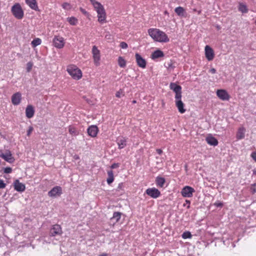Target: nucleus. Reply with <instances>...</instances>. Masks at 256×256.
<instances>
[{
    "mask_svg": "<svg viewBox=\"0 0 256 256\" xmlns=\"http://www.w3.org/2000/svg\"><path fill=\"white\" fill-rule=\"evenodd\" d=\"M148 34L156 42H166L170 40L167 35L164 32L158 28L148 29Z\"/></svg>",
    "mask_w": 256,
    "mask_h": 256,
    "instance_id": "f257e3e1",
    "label": "nucleus"
},
{
    "mask_svg": "<svg viewBox=\"0 0 256 256\" xmlns=\"http://www.w3.org/2000/svg\"><path fill=\"white\" fill-rule=\"evenodd\" d=\"M68 74L74 80H78L82 76L81 70L75 66H68L67 68Z\"/></svg>",
    "mask_w": 256,
    "mask_h": 256,
    "instance_id": "f03ea898",
    "label": "nucleus"
},
{
    "mask_svg": "<svg viewBox=\"0 0 256 256\" xmlns=\"http://www.w3.org/2000/svg\"><path fill=\"white\" fill-rule=\"evenodd\" d=\"M11 12L14 16L18 20H21L24 16V12L19 3L15 4L11 8Z\"/></svg>",
    "mask_w": 256,
    "mask_h": 256,
    "instance_id": "7ed1b4c3",
    "label": "nucleus"
},
{
    "mask_svg": "<svg viewBox=\"0 0 256 256\" xmlns=\"http://www.w3.org/2000/svg\"><path fill=\"white\" fill-rule=\"evenodd\" d=\"M62 229L60 225L56 224L52 226L50 230V236L54 237L60 236L62 234Z\"/></svg>",
    "mask_w": 256,
    "mask_h": 256,
    "instance_id": "20e7f679",
    "label": "nucleus"
},
{
    "mask_svg": "<svg viewBox=\"0 0 256 256\" xmlns=\"http://www.w3.org/2000/svg\"><path fill=\"white\" fill-rule=\"evenodd\" d=\"M92 54L94 59V62L96 66L100 65V51L98 50V48L96 46H94L92 48Z\"/></svg>",
    "mask_w": 256,
    "mask_h": 256,
    "instance_id": "39448f33",
    "label": "nucleus"
},
{
    "mask_svg": "<svg viewBox=\"0 0 256 256\" xmlns=\"http://www.w3.org/2000/svg\"><path fill=\"white\" fill-rule=\"evenodd\" d=\"M194 192L195 190L194 188L190 186H186L182 188L181 194L184 198H192Z\"/></svg>",
    "mask_w": 256,
    "mask_h": 256,
    "instance_id": "423d86ee",
    "label": "nucleus"
},
{
    "mask_svg": "<svg viewBox=\"0 0 256 256\" xmlns=\"http://www.w3.org/2000/svg\"><path fill=\"white\" fill-rule=\"evenodd\" d=\"M170 88L173 90L175 94V98H180L182 96V86L175 82H171L170 84Z\"/></svg>",
    "mask_w": 256,
    "mask_h": 256,
    "instance_id": "0eeeda50",
    "label": "nucleus"
},
{
    "mask_svg": "<svg viewBox=\"0 0 256 256\" xmlns=\"http://www.w3.org/2000/svg\"><path fill=\"white\" fill-rule=\"evenodd\" d=\"M146 193L153 198H156L160 195V191L155 188L146 189Z\"/></svg>",
    "mask_w": 256,
    "mask_h": 256,
    "instance_id": "6e6552de",
    "label": "nucleus"
},
{
    "mask_svg": "<svg viewBox=\"0 0 256 256\" xmlns=\"http://www.w3.org/2000/svg\"><path fill=\"white\" fill-rule=\"evenodd\" d=\"M64 38L59 36H54L53 38L54 46L58 48H62L64 45Z\"/></svg>",
    "mask_w": 256,
    "mask_h": 256,
    "instance_id": "1a4fd4ad",
    "label": "nucleus"
},
{
    "mask_svg": "<svg viewBox=\"0 0 256 256\" xmlns=\"http://www.w3.org/2000/svg\"><path fill=\"white\" fill-rule=\"evenodd\" d=\"M62 194V188L60 186H54L48 192V195L50 197H56L60 196Z\"/></svg>",
    "mask_w": 256,
    "mask_h": 256,
    "instance_id": "9d476101",
    "label": "nucleus"
},
{
    "mask_svg": "<svg viewBox=\"0 0 256 256\" xmlns=\"http://www.w3.org/2000/svg\"><path fill=\"white\" fill-rule=\"evenodd\" d=\"M136 62L138 66L142 68H144L146 66V62L138 53L135 54Z\"/></svg>",
    "mask_w": 256,
    "mask_h": 256,
    "instance_id": "9b49d317",
    "label": "nucleus"
},
{
    "mask_svg": "<svg viewBox=\"0 0 256 256\" xmlns=\"http://www.w3.org/2000/svg\"><path fill=\"white\" fill-rule=\"evenodd\" d=\"M205 56L208 61L212 60L214 56V52L212 48L209 46L206 45L204 48Z\"/></svg>",
    "mask_w": 256,
    "mask_h": 256,
    "instance_id": "f8f14e48",
    "label": "nucleus"
},
{
    "mask_svg": "<svg viewBox=\"0 0 256 256\" xmlns=\"http://www.w3.org/2000/svg\"><path fill=\"white\" fill-rule=\"evenodd\" d=\"M216 93L218 98L222 100H228L230 99L228 94L224 90H218Z\"/></svg>",
    "mask_w": 256,
    "mask_h": 256,
    "instance_id": "ddd939ff",
    "label": "nucleus"
},
{
    "mask_svg": "<svg viewBox=\"0 0 256 256\" xmlns=\"http://www.w3.org/2000/svg\"><path fill=\"white\" fill-rule=\"evenodd\" d=\"M22 94L20 92H17L12 96V102L14 106L18 105L22 100Z\"/></svg>",
    "mask_w": 256,
    "mask_h": 256,
    "instance_id": "4468645a",
    "label": "nucleus"
},
{
    "mask_svg": "<svg viewBox=\"0 0 256 256\" xmlns=\"http://www.w3.org/2000/svg\"><path fill=\"white\" fill-rule=\"evenodd\" d=\"M176 106L177 107L178 112L181 114H184L186 112V109L184 108V104L182 101V96L180 98H175Z\"/></svg>",
    "mask_w": 256,
    "mask_h": 256,
    "instance_id": "2eb2a0df",
    "label": "nucleus"
},
{
    "mask_svg": "<svg viewBox=\"0 0 256 256\" xmlns=\"http://www.w3.org/2000/svg\"><path fill=\"white\" fill-rule=\"evenodd\" d=\"M98 129L97 126L95 125H92L90 126L87 129V132L90 136L94 138L97 136Z\"/></svg>",
    "mask_w": 256,
    "mask_h": 256,
    "instance_id": "dca6fc26",
    "label": "nucleus"
},
{
    "mask_svg": "<svg viewBox=\"0 0 256 256\" xmlns=\"http://www.w3.org/2000/svg\"><path fill=\"white\" fill-rule=\"evenodd\" d=\"M14 190L18 192H23L26 189L25 184L20 182L18 180H16L14 182Z\"/></svg>",
    "mask_w": 256,
    "mask_h": 256,
    "instance_id": "f3484780",
    "label": "nucleus"
},
{
    "mask_svg": "<svg viewBox=\"0 0 256 256\" xmlns=\"http://www.w3.org/2000/svg\"><path fill=\"white\" fill-rule=\"evenodd\" d=\"M2 158L9 163H12L14 161V158L12 156V154L10 150H6Z\"/></svg>",
    "mask_w": 256,
    "mask_h": 256,
    "instance_id": "a211bd4d",
    "label": "nucleus"
},
{
    "mask_svg": "<svg viewBox=\"0 0 256 256\" xmlns=\"http://www.w3.org/2000/svg\"><path fill=\"white\" fill-rule=\"evenodd\" d=\"M116 142L119 149L124 148L127 144L126 138L122 136L118 137L116 139Z\"/></svg>",
    "mask_w": 256,
    "mask_h": 256,
    "instance_id": "6ab92c4d",
    "label": "nucleus"
},
{
    "mask_svg": "<svg viewBox=\"0 0 256 256\" xmlns=\"http://www.w3.org/2000/svg\"><path fill=\"white\" fill-rule=\"evenodd\" d=\"M93 5L98 14L106 12L103 6L100 3L95 2L93 3Z\"/></svg>",
    "mask_w": 256,
    "mask_h": 256,
    "instance_id": "aec40b11",
    "label": "nucleus"
},
{
    "mask_svg": "<svg viewBox=\"0 0 256 256\" xmlns=\"http://www.w3.org/2000/svg\"><path fill=\"white\" fill-rule=\"evenodd\" d=\"M26 4L33 10H38V7L36 0H25Z\"/></svg>",
    "mask_w": 256,
    "mask_h": 256,
    "instance_id": "412c9836",
    "label": "nucleus"
},
{
    "mask_svg": "<svg viewBox=\"0 0 256 256\" xmlns=\"http://www.w3.org/2000/svg\"><path fill=\"white\" fill-rule=\"evenodd\" d=\"M34 114V110L32 105H28L26 109V115L28 118H32Z\"/></svg>",
    "mask_w": 256,
    "mask_h": 256,
    "instance_id": "4be33fe9",
    "label": "nucleus"
},
{
    "mask_svg": "<svg viewBox=\"0 0 256 256\" xmlns=\"http://www.w3.org/2000/svg\"><path fill=\"white\" fill-rule=\"evenodd\" d=\"M206 140L207 143L210 146H216L218 144L217 139L212 135L208 136L206 138Z\"/></svg>",
    "mask_w": 256,
    "mask_h": 256,
    "instance_id": "5701e85b",
    "label": "nucleus"
},
{
    "mask_svg": "<svg viewBox=\"0 0 256 256\" xmlns=\"http://www.w3.org/2000/svg\"><path fill=\"white\" fill-rule=\"evenodd\" d=\"M245 132L246 129L244 127L240 128L236 134L237 140L243 139L245 136Z\"/></svg>",
    "mask_w": 256,
    "mask_h": 256,
    "instance_id": "b1692460",
    "label": "nucleus"
},
{
    "mask_svg": "<svg viewBox=\"0 0 256 256\" xmlns=\"http://www.w3.org/2000/svg\"><path fill=\"white\" fill-rule=\"evenodd\" d=\"M164 56V54L163 52H162L161 50H158L154 52L152 55H151V58L154 60L156 59H157L163 57Z\"/></svg>",
    "mask_w": 256,
    "mask_h": 256,
    "instance_id": "393cba45",
    "label": "nucleus"
},
{
    "mask_svg": "<svg viewBox=\"0 0 256 256\" xmlns=\"http://www.w3.org/2000/svg\"><path fill=\"white\" fill-rule=\"evenodd\" d=\"M166 182L165 178L163 177L158 176L156 178V184L158 186L162 188Z\"/></svg>",
    "mask_w": 256,
    "mask_h": 256,
    "instance_id": "a878e982",
    "label": "nucleus"
},
{
    "mask_svg": "<svg viewBox=\"0 0 256 256\" xmlns=\"http://www.w3.org/2000/svg\"><path fill=\"white\" fill-rule=\"evenodd\" d=\"M175 12L180 17H185L186 12L182 6H178L174 9Z\"/></svg>",
    "mask_w": 256,
    "mask_h": 256,
    "instance_id": "bb28decb",
    "label": "nucleus"
},
{
    "mask_svg": "<svg viewBox=\"0 0 256 256\" xmlns=\"http://www.w3.org/2000/svg\"><path fill=\"white\" fill-rule=\"evenodd\" d=\"M238 10L242 14H246L248 12V8L242 2L239 3Z\"/></svg>",
    "mask_w": 256,
    "mask_h": 256,
    "instance_id": "cd10ccee",
    "label": "nucleus"
},
{
    "mask_svg": "<svg viewBox=\"0 0 256 256\" xmlns=\"http://www.w3.org/2000/svg\"><path fill=\"white\" fill-rule=\"evenodd\" d=\"M224 238L223 237V242L224 244L227 246H229L230 244H231V247L232 248H234L236 246L235 241L232 242V238H230V239L228 238V240H224Z\"/></svg>",
    "mask_w": 256,
    "mask_h": 256,
    "instance_id": "c85d7f7f",
    "label": "nucleus"
},
{
    "mask_svg": "<svg viewBox=\"0 0 256 256\" xmlns=\"http://www.w3.org/2000/svg\"><path fill=\"white\" fill-rule=\"evenodd\" d=\"M108 178L106 180L108 184H111L114 180V174L112 170L108 172Z\"/></svg>",
    "mask_w": 256,
    "mask_h": 256,
    "instance_id": "c756f323",
    "label": "nucleus"
},
{
    "mask_svg": "<svg viewBox=\"0 0 256 256\" xmlns=\"http://www.w3.org/2000/svg\"><path fill=\"white\" fill-rule=\"evenodd\" d=\"M122 213L120 212H114L113 214L112 217L111 218L112 220H114L115 222L119 221L121 218Z\"/></svg>",
    "mask_w": 256,
    "mask_h": 256,
    "instance_id": "7c9ffc66",
    "label": "nucleus"
},
{
    "mask_svg": "<svg viewBox=\"0 0 256 256\" xmlns=\"http://www.w3.org/2000/svg\"><path fill=\"white\" fill-rule=\"evenodd\" d=\"M68 132L71 135L74 136H78L79 134L78 130L73 126H70L68 127Z\"/></svg>",
    "mask_w": 256,
    "mask_h": 256,
    "instance_id": "2f4dec72",
    "label": "nucleus"
},
{
    "mask_svg": "<svg viewBox=\"0 0 256 256\" xmlns=\"http://www.w3.org/2000/svg\"><path fill=\"white\" fill-rule=\"evenodd\" d=\"M41 43H42V40L40 38H36L32 40V42H31V44L32 47L35 48L36 46L40 45L41 44Z\"/></svg>",
    "mask_w": 256,
    "mask_h": 256,
    "instance_id": "473e14b6",
    "label": "nucleus"
},
{
    "mask_svg": "<svg viewBox=\"0 0 256 256\" xmlns=\"http://www.w3.org/2000/svg\"><path fill=\"white\" fill-rule=\"evenodd\" d=\"M118 64L120 68H124L126 66V62L122 56L118 57Z\"/></svg>",
    "mask_w": 256,
    "mask_h": 256,
    "instance_id": "72a5a7b5",
    "label": "nucleus"
},
{
    "mask_svg": "<svg viewBox=\"0 0 256 256\" xmlns=\"http://www.w3.org/2000/svg\"><path fill=\"white\" fill-rule=\"evenodd\" d=\"M67 20L72 26H76L78 23V20L74 16L68 18Z\"/></svg>",
    "mask_w": 256,
    "mask_h": 256,
    "instance_id": "f704fd0d",
    "label": "nucleus"
},
{
    "mask_svg": "<svg viewBox=\"0 0 256 256\" xmlns=\"http://www.w3.org/2000/svg\"><path fill=\"white\" fill-rule=\"evenodd\" d=\"M106 12L98 14V20L100 23L106 21Z\"/></svg>",
    "mask_w": 256,
    "mask_h": 256,
    "instance_id": "c9c22d12",
    "label": "nucleus"
},
{
    "mask_svg": "<svg viewBox=\"0 0 256 256\" xmlns=\"http://www.w3.org/2000/svg\"><path fill=\"white\" fill-rule=\"evenodd\" d=\"M182 238L183 239L191 238H192V234L190 232L186 231L182 234Z\"/></svg>",
    "mask_w": 256,
    "mask_h": 256,
    "instance_id": "e433bc0d",
    "label": "nucleus"
},
{
    "mask_svg": "<svg viewBox=\"0 0 256 256\" xmlns=\"http://www.w3.org/2000/svg\"><path fill=\"white\" fill-rule=\"evenodd\" d=\"M62 7L64 9L66 10H70L72 8L71 5L68 2H64L62 4Z\"/></svg>",
    "mask_w": 256,
    "mask_h": 256,
    "instance_id": "4c0bfd02",
    "label": "nucleus"
},
{
    "mask_svg": "<svg viewBox=\"0 0 256 256\" xmlns=\"http://www.w3.org/2000/svg\"><path fill=\"white\" fill-rule=\"evenodd\" d=\"M250 191L252 194L256 193V184H253L251 185L250 188Z\"/></svg>",
    "mask_w": 256,
    "mask_h": 256,
    "instance_id": "58836bf2",
    "label": "nucleus"
},
{
    "mask_svg": "<svg viewBox=\"0 0 256 256\" xmlns=\"http://www.w3.org/2000/svg\"><path fill=\"white\" fill-rule=\"evenodd\" d=\"M120 47L122 49H126L128 47V44L124 42H122L120 43Z\"/></svg>",
    "mask_w": 256,
    "mask_h": 256,
    "instance_id": "ea45409f",
    "label": "nucleus"
},
{
    "mask_svg": "<svg viewBox=\"0 0 256 256\" xmlns=\"http://www.w3.org/2000/svg\"><path fill=\"white\" fill-rule=\"evenodd\" d=\"M12 172V168L10 167H6L4 168V172L5 174H10Z\"/></svg>",
    "mask_w": 256,
    "mask_h": 256,
    "instance_id": "a19ab883",
    "label": "nucleus"
},
{
    "mask_svg": "<svg viewBox=\"0 0 256 256\" xmlns=\"http://www.w3.org/2000/svg\"><path fill=\"white\" fill-rule=\"evenodd\" d=\"M214 205L217 208H222L223 206V204L219 201H216L214 202Z\"/></svg>",
    "mask_w": 256,
    "mask_h": 256,
    "instance_id": "79ce46f5",
    "label": "nucleus"
},
{
    "mask_svg": "<svg viewBox=\"0 0 256 256\" xmlns=\"http://www.w3.org/2000/svg\"><path fill=\"white\" fill-rule=\"evenodd\" d=\"M26 66H26L27 72H29L32 68V64L30 62H28Z\"/></svg>",
    "mask_w": 256,
    "mask_h": 256,
    "instance_id": "37998d69",
    "label": "nucleus"
},
{
    "mask_svg": "<svg viewBox=\"0 0 256 256\" xmlns=\"http://www.w3.org/2000/svg\"><path fill=\"white\" fill-rule=\"evenodd\" d=\"M124 94H123V92L122 90H119L117 92L116 94V96L117 98H120L122 96H124Z\"/></svg>",
    "mask_w": 256,
    "mask_h": 256,
    "instance_id": "c03bdc74",
    "label": "nucleus"
},
{
    "mask_svg": "<svg viewBox=\"0 0 256 256\" xmlns=\"http://www.w3.org/2000/svg\"><path fill=\"white\" fill-rule=\"evenodd\" d=\"M33 128L32 126H29L28 130H27V136H30L33 130Z\"/></svg>",
    "mask_w": 256,
    "mask_h": 256,
    "instance_id": "a18cd8bd",
    "label": "nucleus"
},
{
    "mask_svg": "<svg viewBox=\"0 0 256 256\" xmlns=\"http://www.w3.org/2000/svg\"><path fill=\"white\" fill-rule=\"evenodd\" d=\"M6 184L4 182L3 180H0V188H4L6 187Z\"/></svg>",
    "mask_w": 256,
    "mask_h": 256,
    "instance_id": "49530a36",
    "label": "nucleus"
},
{
    "mask_svg": "<svg viewBox=\"0 0 256 256\" xmlns=\"http://www.w3.org/2000/svg\"><path fill=\"white\" fill-rule=\"evenodd\" d=\"M119 166V164L118 163H114L110 166V168L112 169L116 168Z\"/></svg>",
    "mask_w": 256,
    "mask_h": 256,
    "instance_id": "de8ad7c7",
    "label": "nucleus"
},
{
    "mask_svg": "<svg viewBox=\"0 0 256 256\" xmlns=\"http://www.w3.org/2000/svg\"><path fill=\"white\" fill-rule=\"evenodd\" d=\"M168 68L169 70L174 69V66L172 65V62L168 63Z\"/></svg>",
    "mask_w": 256,
    "mask_h": 256,
    "instance_id": "09e8293b",
    "label": "nucleus"
},
{
    "mask_svg": "<svg viewBox=\"0 0 256 256\" xmlns=\"http://www.w3.org/2000/svg\"><path fill=\"white\" fill-rule=\"evenodd\" d=\"M251 156L254 160L256 162V151L253 152L251 154Z\"/></svg>",
    "mask_w": 256,
    "mask_h": 256,
    "instance_id": "8fccbe9b",
    "label": "nucleus"
},
{
    "mask_svg": "<svg viewBox=\"0 0 256 256\" xmlns=\"http://www.w3.org/2000/svg\"><path fill=\"white\" fill-rule=\"evenodd\" d=\"M105 38L107 40H112V36L110 34H107L105 36Z\"/></svg>",
    "mask_w": 256,
    "mask_h": 256,
    "instance_id": "3c124183",
    "label": "nucleus"
},
{
    "mask_svg": "<svg viewBox=\"0 0 256 256\" xmlns=\"http://www.w3.org/2000/svg\"><path fill=\"white\" fill-rule=\"evenodd\" d=\"M80 10L84 15H88V12L86 10H84V8H80Z\"/></svg>",
    "mask_w": 256,
    "mask_h": 256,
    "instance_id": "603ef678",
    "label": "nucleus"
},
{
    "mask_svg": "<svg viewBox=\"0 0 256 256\" xmlns=\"http://www.w3.org/2000/svg\"><path fill=\"white\" fill-rule=\"evenodd\" d=\"M190 202L189 200H186V204H184V206H186V204H188V208H189L190 206Z\"/></svg>",
    "mask_w": 256,
    "mask_h": 256,
    "instance_id": "864d4df0",
    "label": "nucleus"
},
{
    "mask_svg": "<svg viewBox=\"0 0 256 256\" xmlns=\"http://www.w3.org/2000/svg\"><path fill=\"white\" fill-rule=\"evenodd\" d=\"M209 72L212 74H215L216 72V70L214 68H212L210 70Z\"/></svg>",
    "mask_w": 256,
    "mask_h": 256,
    "instance_id": "5fc2aeb1",
    "label": "nucleus"
},
{
    "mask_svg": "<svg viewBox=\"0 0 256 256\" xmlns=\"http://www.w3.org/2000/svg\"><path fill=\"white\" fill-rule=\"evenodd\" d=\"M156 152L160 155L162 153V150L161 149H156Z\"/></svg>",
    "mask_w": 256,
    "mask_h": 256,
    "instance_id": "6e6d98bb",
    "label": "nucleus"
},
{
    "mask_svg": "<svg viewBox=\"0 0 256 256\" xmlns=\"http://www.w3.org/2000/svg\"><path fill=\"white\" fill-rule=\"evenodd\" d=\"M252 176H256V167L252 170Z\"/></svg>",
    "mask_w": 256,
    "mask_h": 256,
    "instance_id": "4d7b16f0",
    "label": "nucleus"
},
{
    "mask_svg": "<svg viewBox=\"0 0 256 256\" xmlns=\"http://www.w3.org/2000/svg\"><path fill=\"white\" fill-rule=\"evenodd\" d=\"M4 154L2 152V150L0 149V157L2 158Z\"/></svg>",
    "mask_w": 256,
    "mask_h": 256,
    "instance_id": "13d9d810",
    "label": "nucleus"
},
{
    "mask_svg": "<svg viewBox=\"0 0 256 256\" xmlns=\"http://www.w3.org/2000/svg\"><path fill=\"white\" fill-rule=\"evenodd\" d=\"M99 256H108V254L106 253H103V254L99 255Z\"/></svg>",
    "mask_w": 256,
    "mask_h": 256,
    "instance_id": "bf43d9fd",
    "label": "nucleus"
},
{
    "mask_svg": "<svg viewBox=\"0 0 256 256\" xmlns=\"http://www.w3.org/2000/svg\"><path fill=\"white\" fill-rule=\"evenodd\" d=\"M121 186H122V183H120L118 184V187H121Z\"/></svg>",
    "mask_w": 256,
    "mask_h": 256,
    "instance_id": "052dcab7",
    "label": "nucleus"
},
{
    "mask_svg": "<svg viewBox=\"0 0 256 256\" xmlns=\"http://www.w3.org/2000/svg\"><path fill=\"white\" fill-rule=\"evenodd\" d=\"M121 186H122V183H120L118 184V187H121Z\"/></svg>",
    "mask_w": 256,
    "mask_h": 256,
    "instance_id": "680f3d73",
    "label": "nucleus"
},
{
    "mask_svg": "<svg viewBox=\"0 0 256 256\" xmlns=\"http://www.w3.org/2000/svg\"><path fill=\"white\" fill-rule=\"evenodd\" d=\"M164 14H168V12L167 11H165V12H164Z\"/></svg>",
    "mask_w": 256,
    "mask_h": 256,
    "instance_id": "e2e57ef3",
    "label": "nucleus"
},
{
    "mask_svg": "<svg viewBox=\"0 0 256 256\" xmlns=\"http://www.w3.org/2000/svg\"><path fill=\"white\" fill-rule=\"evenodd\" d=\"M132 103H133V104H135V103H136V100H134L132 101Z\"/></svg>",
    "mask_w": 256,
    "mask_h": 256,
    "instance_id": "0e129e2a",
    "label": "nucleus"
},
{
    "mask_svg": "<svg viewBox=\"0 0 256 256\" xmlns=\"http://www.w3.org/2000/svg\"><path fill=\"white\" fill-rule=\"evenodd\" d=\"M240 240L239 238H238L237 240H236V242H238V240Z\"/></svg>",
    "mask_w": 256,
    "mask_h": 256,
    "instance_id": "69168bd1",
    "label": "nucleus"
},
{
    "mask_svg": "<svg viewBox=\"0 0 256 256\" xmlns=\"http://www.w3.org/2000/svg\"><path fill=\"white\" fill-rule=\"evenodd\" d=\"M255 22V24H256V20H255V22Z\"/></svg>",
    "mask_w": 256,
    "mask_h": 256,
    "instance_id": "338daca9",
    "label": "nucleus"
}]
</instances>
